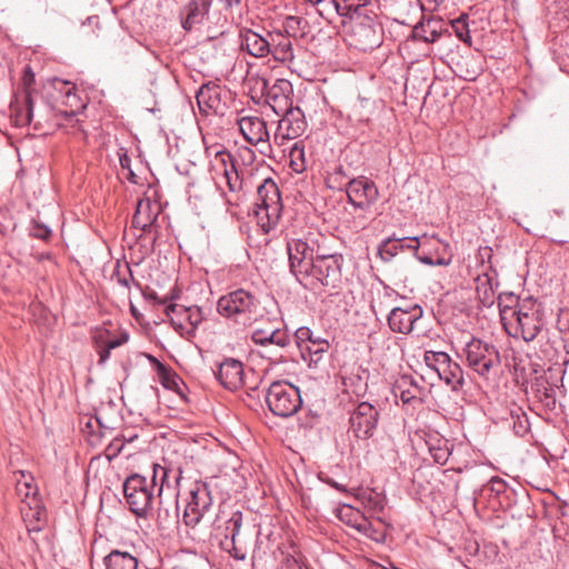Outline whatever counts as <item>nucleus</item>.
Returning a JSON list of instances; mask_svg holds the SVG:
<instances>
[{
	"mask_svg": "<svg viewBox=\"0 0 569 569\" xmlns=\"http://www.w3.org/2000/svg\"><path fill=\"white\" fill-rule=\"evenodd\" d=\"M323 239V234L319 231H308L302 237L287 241L289 269L300 284L303 280H308V272L312 270L316 257L321 254L320 243Z\"/></svg>",
	"mask_w": 569,
	"mask_h": 569,
	"instance_id": "nucleus-1",
	"label": "nucleus"
},
{
	"mask_svg": "<svg viewBox=\"0 0 569 569\" xmlns=\"http://www.w3.org/2000/svg\"><path fill=\"white\" fill-rule=\"evenodd\" d=\"M217 311L227 320L247 327L259 317V301L251 292L237 289L218 299Z\"/></svg>",
	"mask_w": 569,
	"mask_h": 569,
	"instance_id": "nucleus-2",
	"label": "nucleus"
},
{
	"mask_svg": "<svg viewBox=\"0 0 569 569\" xmlns=\"http://www.w3.org/2000/svg\"><path fill=\"white\" fill-rule=\"evenodd\" d=\"M460 357L470 370L486 380L501 365L498 348L493 343L477 337H470L463 343Z\"/></svg>",
	"mask_w": 569,
	"mask_h": 569,
	"instance_id": "nucleus-3",
	"label": "nucleus"
},
{
	"mask_svg": "<svg viewBox=\"0 0 569 569\" xmlns=\"http://www.w3.org/2000/svg\"><path fill=\"white\" fill-rule=\"evenodd\" d=\"M543 320L539 303L532 298L521 301L516 315L503 325L506 332L512 338H521L526 342L533 341L542 330Z\"/></svg>",
	"mask_w": 569,
	"mask_h": 569,
	"instance_id": "nucleus-4",
	"label": "nucleus"
},
{
	"mask_svg": "<svg viewBox=\"0 0 569 569\" xmlns=\"http://www.w3.org/2000/svg\"><path fill=\"white\" fill-rule=\"evenodd\" d=\"M254 216L258 226L264 233L274 229L282 212V202L277 183L267 178L257 189Z\"/></svg>",
	"mask_w": 569,
	"mask_h": 569,
	"instance_id": "nucleus-5",
	"label": "nucleus"
},
{
	"mask_svg": "<svg viewBox=\"0 0 569 569\" xmlns=\"http://www.w3.org/2000/svg\"><path fill=\"white\" fill-rule=\"evenodd\" d=\"M342 266L341 254H318L312 270L308 272V280H303L301 284L311 290L320 288L337 290L342 283Z\"/></svg>",
	"mask_w": 569,
	"mask_h": 569,
	"instance_id": "nucleus-6",
	"label": "nucleus"
},
{
	"mask_svg": "<svg viewBox=\"0 0 569 569\" xmlns=\"http://www.w3.org/2000/svg\"><path fill=\"white\" fill-rule=\"evenodd\" d=\"M266 402L274 416L286 418L300 409L302 399L298 387L284 380H277L268 387Z\"/></svg>",
	"mask_w": 569,
	"mask_h": 569,
	"instance_id": "nucleus-7",
	"label": "nucleus"
},
{
	"mask_svg": "<svg viewBox=\"0 0 569 569\" xmlns=\"http://www.w3.org/2000/svg\"><path fill=\"white\" fill-rule=\"evenodd\" d=\"M212 506V497L208 485L204 482H194L189 491V500L187 502L182 521L191 532L189 535L196 541L203 540L198 536L197 527L200 525L204 515Z\"/></svg>",
	"mask_w": 569,
	"mask_h": 569,
	"instance_id": "nucleus-8",
	"label": "nucleus"
},
{
	"mask_svg": "<svg viewBox=\"0 0 569 569\" xmlns=\"http://www.w3.org/2000/svg\"><path fill=\"white\" fill-rule=\"evenodd\" d=\"M123 495L129 509L138 517H148L152 509L156 493L148 477L133 473L123 482Z\"/></svg>",
	"mask_w": 569,
	"mask_h": 569,
	"instance_id": "nucleus-9",
	"label": "nucleus"
},
{
	"mask_svg": "<svg viewBox=\"0 0 569 569\" xmlns=\"http://www.w3.org/2000/svg\"><path fill=\"white\" fill-rule=\"evenodd\" d=\"M251 540V530L243 526V513L234 511L224 525L221 548L236 560H244Z\"/></svg>",
	"mask_w": 569,
	"mask_h": 569,
	"instance_id": "nucleus-10",
	"label": "nucleus"
},
{
	"mask_svg": "<svg viewBox=\"0 0 569 569\" xmlns=\"http://www.w3.org/2000/svg\"><path fill=\"white\" fill-rule=\"evenodd\" d=\"M166 313L176 331L186 338L194 336L197 328L204 318L202 309L198 306L186 307L171 303L166 307Z\"/></svg>",
	"mask_w": 569,
	"mask_h": 569,
	"instance_id": "nucleus-11",
	"label": "nucleus"
},
{
	"mask_svg": "<svg viewBox=\"0 0 569 569\" xmlns=\"http://www.w3.org/2000/svg\"><path fill=\"white\" fill-rule=\"evenodd\" d=\"M214 160L221 168V180L232 194L231 198H227V202L229 204H236L241 198L240 193L243 187V180L236 167L232 154L222 148L216 151Z\"/></svg>",
	"mask_w": 569,
	"mask_h": 569,
	"instance_id": "nucleus-12",
	"label": "nucleus"
},
{
	"mask_svg": "<svg viewBox=\"0 0 569 569\" xmlns=\"http://www.w3.org/2000/svg\"><path fill=\"white\" fill-rule=\"evenodd\" d=\"M378 410L369 402H360L350 415V431L359 439L373 435L378 422Z\"/></svg>",
	"mask_w": 569,
	"mask_h": 569,
	"instance_id": "nucleus-13",
	"label": "nucleus"
},
{
	"mask_svg": "<svg viewBox=\"0 0 569 569\" xmlns=\"http://www.w3.org/2000/svg\"><path fill=\"white\" fill-rule=\"evenodd\" d=\"M258 83L261 84V91H267L266 100L273 112L280 116L283 111L292 107V84L286 79H277L271 87L264 78H261Z\"/></svg>",
	"mask_w": 569,
	"mask_h": 569,
	"instance_id": "nucleus-14",
	"label": "nucleus"
},
{
	"mask_svg": "<svg viewBox=\"0 0 569 569\" xmlns=\"http://www.w3.org/2000/svg\"><path fill=\"white\" fill-rule=\"evenodd\" d=\"M274 133V139L293 140L300 137L307 129L305 113L299 107H291L283 111Z\"/></svg>",
	"mask_w": 569,
	"mask_h": 569,
	"instance_id": "nucleus-15",
	"label": "nucleus"
},
{
	"mask_svg": "<svg viewBox=\"0 0 569 569\" xmlns=\"http://www.w3.org/2000/svg\"><path fill=\"white\" fill-rule=\"evenodd\" d=\"M347 197L350 204L358 209H368L377 201L378 188L367 178L360 177L349 181Z\"/></svg>",
	"mask_w": 569,
	"mask_h": 569,
	"instance_id": "nucleus-16",
	"label": "nucleus"
},
{
	"mask_svg": "<svg viewBox=\"0 0 569 569\" xmlns=\"http://www.w3.org/2000/svg\"><path fill=\"white\" fill-rule=\"evenodd\" d=\"M422 308L413 305L408 309L396 307L388 316V325L391 331L408 335L413 330V325L422 317Z\"/></svg>",
	"mask_w": 569,
	"mask_h": 569,
	"instance_id": "nucleus-17",
	"label": "nucleus"
},
{
	"mask_svg": "<svg viewBox=\"0 0 569 569\" xmlns=\"http://www.w3.org/2000/svg\"><path fill=\"white\" fill-rule=\"evenodd\" d=\"M238 127L243 138L251 144H269V131L267 123L260 117L246 116L238 119Z\"/></svg>",
	"mask_w": 569,
	"mask_h": 569,
	"instance_id": "nucleus-18",
	"label": "nucleus"
},
{
	"mask_svg": "<svg viewBox=\"0 0 569 569\" xmlns=\"http://www.w3.org/2000/svg\"><path fill=\"white\" fill-rule=\"evenodd\" d=\"M216 377L226 389L237 390L243 385V365L237 359L228 358L219 365Z\"/></svg>",
	"mask_w": 569,
	"mask_h": 569,
	"instance_id": "nucleus-19",
	"label": "nucleus"
},
{
	"mask_svg": "<svg viewBox=\"0 0 569 569\" xmlns=\"http://www.w3.org/2000/svg\"><path fill=\"white\" fill-rule=\"evenodd\" d=\"M159 216V207L150 199H140L137 203L136 212L131 224L143 232H152L154 222Z\"/></svg>",
	"mask_w": 569,
	"mask_h": 569,
	"instance_id": "nucleus-20",
	"label": "nucleus"
},
{
	"mask_svg": "<svg viewBox=\"0 0 569 569\" xmlns=\"http://www.w3.org/2000/svg\"><path fill=\"white\" fill-rule=\"evenodd\" d=\"M295 340L301 351L302 358L306 353L321 355L328 349V341L319 336H315L312 330L308 327H300L295 332Z\"/></svg>",
	"mask_w": 569,
	"mask_h": 569,
	"instance_id": "nucleus-21",
	"label": "nucleus"
},
{
	"mask_svg": "<svg viewBox=\"0 0 569 569\" xmlns=\"http://www.w3.org/2000/svg\"><path fill=\"white\" fill-rule=\"evenodd\" d=\"M269 53L279 62H291L295 58L290 37L281 31L268 33Z\"/></svg>",
	"mask_w": 569,
	"mask_h": 569,
	"instance_id": "nucleus-22",
	"label": "nucleus"
},
{
	"mask_svg": "<svg viewBox=\"0 0 569 569\" xmlns=\"http://www.w3.org/2000/svg\"><path fill=\"white\" fill-rule=\"evenodd\" d=\"M221 94L222 89L218 84L206 83L201 86L196 96L199 109L202 112H220L223 104Z\"/></svg>",
	"mask_w": 569,
	"mask_h": 569,
	"instance_id": "nucleus-23",
	"label": "nucleus"
},
{
	"mask_svg": "<svg viewBox=\"0 0 569 569\" xmlns=\"http://www.w3.org/2000/svg\"><path fill=\"white\" fill-rule=\"evenodd\" d=\"M395 398H399L403 405H416L420 402V387L411 376L399 377L392 387Z\"/></svg>",
	"mask_w": 569,
	"mask_h": 569,
	"instance_id": "nucleus-24",
	"label": "nucleus"
},
{
	"mask_svg": "<svg viewBox=\"0 0 569 569\" xmlns=\"http://www.w3.org/2000/svg\"><path fill=\"white\" fill-rule=\"evenodd\" d=\"M212 4V0H190L184 7V19L182 27L191 30L194 26L203 22Z\"/></svg>",
	"mask_w": 569,
	"mask_h": 569,
	"instance_id": "nucleus-25",
	"label": "nucleus"
},
{
	"mask_svg": "<svg viewBox=\"0 0 569 569\" xmlns=\"http://www.w3.org/2000/svg\"><path fill=\"white\" fill-rule=\"evenodd\" d=\"M240 39L241 48L249 54L256 58H262L269 54L270 43L268 42V38H263L252 30H244L241 32Z\"/></svg>",
	"mask_w": 569,
	"mask_h": 569,
	"instance_id": "nucleus-26",
	"label": "nucleus"
},
{
	"mask_svg": "<svg viewBox=\"0 0 569 569\" xmlns=\"http://www.w3.org/2000/svg\"><path fill=\"white\" fill-rule=\"evenodd\" d=\"M476 291L479 302L489 308L496 302V288L498 287V281L496 276H490L488 272H483L478 276L476 279Z\"/></svg>",
	"mask_w": 569,
	"mask_h": 569,
	"instance_id": "nucleus-27",
	"label": "nucleus"
},
{
	"mask_svg": "<svg viewBox=\"0 0 569 569\" xmlns=\"http://www.w3.org/2000/svg\"><path fill=\"white\" fill-rule=\"evenodd\" d=\"M440 380L452 390H458L463 386V370L461 366L453 361L450 357L443 363L442 368L436 372Z\"/></svg>",
	"mask_w": 569,
	"mask_h": 569,
	"instance_id": "nucleus-28",
	"label": "nucleus"
},
{
	"mask_svg": "<svg viewBox=\"0 0 569 569\" xmlns=\"http://www.w3.org/2000/svg\"><path fill=\"white\" fill-rule=\"evenodd\" d=\"M338 518L346 525L355 528L359 532L366 533L370 528V523L359 509H355L350 505H342L337 510Z\"/></svg>",
	"mask_w": 569,
	"mask_h": 569,
	"instance_id": "nucleus-29",
	"label": "nucleus"
},
{
	"mask_svg": "<svg viewBox=\"0 0 569 569\" xmlns=\"http://www.w3.org/2000/svg\"><path fill=\"white\" fill-rule=\"evenodd\" d=\"M106 569H138V559L128 551L111 550L103 559Z\"/></svg>",
	"mask_w": 569,
	"mask_h": 569,
	"instance_id": "nucleus-30",
	"label": "nucleus"
},
{
	"mask_svg": "<svg viewBox=\"0 0 569 569\" xmlns=\"http://www.w3.org/2000/svg\"><path fill=\"white\" fill-rule=\"evenodd\" d=\"M429 452L436 463L445 465L451 455V445L448 439L439 435H430L427 440Z\"/></svg>",
	"mask_w": 569,
	"mask_h": 569,
	"instance_id": "nucleus-31",
	"label": "nucleus"
},
{
	"mask_svg": "<svg viewBox=\"0 0 569 569\" xmlns=\"http://www.w3.org/2000/svg\"><path fill=\"white\" fill-rule=\"evenodd\" d=\"M496 300L498 302L500 320L503 326L516 315L517 309L521 306V301L512 292L500 293Z\"/></svg>",
	"mask_w": 569,
	"mask_h": 569,
	"instance_id": "nucleus-32",
	"label": "nucleus"
},
{
	"mask_svg": "<svg viewBox=\"0 0 569 569\" xmlns=\"http://www.w3.org/2000/svg\"><path fill=\"white\" fill-rule=\"evenodd\" d=\"M169 473L170 470L167 467L159 463L152 465V472L148 481L159 498L166 488H170Z\"/></svg>",
	"mask_w": 569,
	"mask_h": 569,
	"instance_id": "nucleus-33",
	"label": "nucleus"
},
{
	"mask_svg": "<svg viewBox=\"0 0 569 569\" xmlns=\"http://www.w3.org/2000/svg\"><path fill=\"white\" fill-rule=\"evenodd\" d=\"M268 348L271 346L277 347L280 351L288 348L292 341L291 336L288 333L286 329L281 328H273L271 329L269 336H268ZM283 359L282 352H274L273 353V360L280 361Z\"/></svg>",
	"mask_w": 569,
	"mask_h": 569,
	"instance_id": "nucleus-34",
	"label": "nucleus"
},
{
	"mask_svg": "<svg viewBox=\"0 0 569 569\" xmlns=\"http://www.w3.org/2000/svg\"><path fill=\"white\" fill-rule=\"evenodd\" d=\"M370 0H331L336 12L341 17L360 16V10L366 7Z\"/></svg>",
	"mask_w": 569,
	"mask_h": 569,
	"instance_id": "nucleus-35",
	"label": "nucleus"
},
{
	"mask_svg": "<svg viewBox=\"0 0 569 569\" xmlns=\"http://www.w3.org/2000/svg\"><path fill=\"white\" fill-rule=\"evenodd\" d=\"M403 249L405 246L400 243V238L389 237L379 243L378 256L382 261L390 262Z\"/></svg>",
	"mask_w": 569,
	"mask_h": 569,
	"instance_id": "nucleus-36",
	"label": "nucleus"
},
{
	"mask_svg": "<svg viewBox=\"0 0 569 569\" xmlns=\"http://www.w3.org/2000/svg\"><path fill=\"white\" fill-rule=\"evenodd\" d=\"M358 498L361 500L362 505L370 508L372 511L381 512L385 508V501L382 496L379 492L363 491Z\"/></svg>",
	"mask_w": 569,
	"mask_h": 569,
	"instance_id": "nucleus-37",
	"label": "nucleus"
},
{
	"mask_svg": "<svg viewBox=\"0 0 569 569\" xmlns=\"http://www.w3.org/2000/svg\"><path fill=\"white\" fill-rule=\"evenodd\" d=\"M449 357L450 356L443 351H426L423 360L428 368L437 372L442 368Z\"/></svg>",
	"mask_w": 569,
	"mask_h": 569,
	"instance_id": "nucleus-38",
	"label": "nucleus"
},
{
	"mask_svg": "<svg viewBox=\"0 0 569 569\" xmlns=\"http://www.w3.org/2000/svg\"><path fill=\"white\" fill-rule=\"evenodd\" d=\"M291 167L297 172H302L306 169L305 149L296 142L290 150Z\"/></svg>",
	"mask_w": 569,
	"mask_h": 569,
	"instance_id": "nucleus-39",
	"label": "nucleus"
},
{
	"mask_svg": "<svg viewBox=\"0 0 569 569\" xmlns=\"http://www.w3.org/2000/svg\"><path fill=\"white\" fill-rule=\"evenodd\" d=\"M452 29L459 40L465 43H471V36L467 23V16H461L452 21Z\"/></svg>",
	"mask_w": 569,
	"mask_h": 569,
	"instance_id": "nucleus-40",
	"label": "nucleus"
},
{
	"mask_svg": "<svg viewBox=\"0 0 569 569\" xmlns=\"http://www.w3.org/2000/svg\"><path fill=\"white\" fill-rule=\"evenodd\" d=\"M232 159L236 163V167L239 162L244 166H250L256 160V152L249 147H240L237 150V153L232 156Z\"/></svg>",
	"mask_w": 569,
	"mask_h": 569,
	"instance_id": "nucleus-41",
	"label": "nucleus"
},
{
	"mask_svg": "<svg viewBox=\"0 0 569 569\" xmlns=\"http://www.w3.org/2000/svg\"><path fill=\"white\" fill-rule=\"evenodd\" d=\"M178 516V505L176 503L174 510L170 511L168 508L160 507L157 513V522L161 527H167L171 522H174Z\"/></svg>",
	"mask_w": 569,
	"mask_h": 569,
	"instance_id": "nucleus-42",
	"label": "nucleus"
},
{
	"mask_svg": "<svg viewBox=\"0 0 569 569\" xmlns=\"http://www.w3.org/2000/svg\"><path fill=\"white\" fill-rule=\"evenodd\" d=\"M30 512H31V517L34 518V521L29 520V512L23 513V520L27 523V529L29 532H39L42 529L41 522L43 521L42 520L43 513L39 510L34 511V512L32 510H30Z\"/></svg>",
	"mask_w": 569,
	"mask_h": 569,
	"instance_id": "nucleus-43",
	"label": "nucleus"
},
{
	"mask_svg": "<svg viewBox=\"0 0 569 569\" xmlns=\"http://www.w3.org/2000/svg\"><path fill=\"white\" fill-rule=\"evenodd\" d=\"M30 234L33 238L47 240L51 236V229L44 223L34 221L31 226Z\"/></svg>",
	"mask_w": 569,
	"mask_h": 569,
	"instance_id": "nucleus-44",
	"label": "nucleus"
},
{
	"mask_svg": "<svg viewBox=\"0 0 569 569\" xmlns=\"http://www.w3.org/2000/svg\"><path fill=\"white\" fill-rule=\"evenodd\" d=\"M124 448V439L116 437L106 449L108 459L116 458Z\"/></svg>",
	"mask_w": 569,
	"mask_h": 569,
	"instance_id": "nucleus-45",
	"label": "nucleus"
},
{
	"mask_svg": "<svg viewBox=\"0 0 569 569\" xmlns=\"http://www.w3.org/2000/svg\"><path fill=\"white\" fill-rule=\"evenodd\" d=\"M271 329H254L251 333V340L266 349H268V336L270 333Z\"/></svg>",
	"mask_w": 569,
	"mask_h": 569,
	"instance_id": "nucleus-46",
	"label": "nucleus"
},
{
	"mask_svg": "<svg viewBox=\"0 0 569 569\" xmlns=\"http://www.w3.org/2000/svg\"><path fill=\"white\" fill-rule=\"evenodd\" d=\"M425 239H428L427 234H423L422 237H405L400 238V243H403L405 249L417 251L422 243L421 240Z\"/></svg>",
	"mask_w": 569,
	"mask_h": 569,
	"instance_id": "nucleus-47",
	"label": "nucleus"
},
{
	"mask_svg": "<svg viewBox=\"0 0 569 569\" xmlns=\"http://www.w3.org/2000/svg\"><path fill=\"white\" fill-rule=\"evenodd\" d=\"M488 488L490 491L495 492L497 496L503 493L507 489V482L498 477H493L488 482Z\"/></svg>",
	"mask_w": 569,
	"mask_h": 569,
	"instance_id": "nucleus-48",
	"label": "nucleus"
},
{
	"mask_svg": "<svg viewBox=\"0 0 569 569\" xmlns=\"http://www.w3.org/2000/svg\"><path fill=\"white\" fill-rule=\"evenodd\" d=\"M21 477L26 479V481L22 483L21 480H18V490L22 493L21 486H23L27 489V491L24 492L26 497H29L30 495H36V489L28 481V479L32 480V477L30 475L27 476L23 471H21Z\"/></svg>",
	"mask_w": 569,
	"mask_h": 569,
	"instance_id": "nucleus-49",
	"label": "nucleus"
},
{
	"mask_svg": "<svg viewBox=\"0 0 569 569\" xmlns=\"http://www.w3.org/2000/svg\"><path fill=\"white\" fill-rule=\"evenodd\" d=\"M300 24V19L297 17H287L284 21V31L288 34L290 31H295L296 28Z\"/></svg>",
	"mask_w": 569,
	"mask_h": 569,
	"instance_id": "nucleus-50",
	"label": "nucleus"
},
{
	"mask_svg": "<svg viewBox=\"0 0 569 569\" xmlns=\"http://www.w3.org/2000/svg\"><path fill=\"white\" fill-rule=\"evenodd\" d=\"M127 269H128V273L129 276L128 277H118V283L126 287V288H130V283H134L138 286V283L136 282V280L133 279V276H132V272H131V269L129 268V266L127 264Z\"/></svg>",
	"mask_w": 569,
	"mask_h": 569,
	"instance_id": "nucleus-51",
	"label": "nucleus"
},
{
	"mask_svg": "<svg viewBox=\"0 0 569 569\" xmlns=\"http://www.w3.org/2000/svg\"><path fill=\"white\" fill-rule=\"evenodd\" d=\"M26 103H27V114H26V123H31L33 118V103L30 94H27L26 97Z\"/></svg>",
	"mask_w": 569,
	"mask_h": 569,
	"instance_id": "nucleus-52",
	"label": "nucleus"
},
{
	"mask_svg": "<svg viewBox=\"0 0 569 569\" xmlns=\"http://www.w3.org/2000/svg\"><path fill=\"white\" fill-rule=\"evenodd\" d=\"M284 565H286L287 569H302V566L299 562V560H297L292 556H289V557L286 558Z\"/></svg>",
	"mask_w": 569,
	"mask_h": 569,
	"instance_id": "nucleus-53",
	"label": "nucleus"
},
{
	"mask_svg": "<svg viewBox=\"0 0 569 569\" xmlns=\"http://www.w3.org/2000/svg\"><path fill=\"white\" fill-rule=\"evenodd\" d=\"M110 351L108 346L99 350V365H103L110 358Z\"/></svg>",
	"mask_w": 569,
	"mask_h": 569,
	"instance_id": "nucleus-54",
	"label": "nucleus"
},
{
	"mask_svg": "<svg viewBox=\"0 0 569 569\" xmlns=\"http://www.w3.org/2000/svg\"><path fill=\"white\" fill-rule=\"evenodd\" d=\"M491 248L490 247H485V248H481L480 249V257L482 259V261H485V259H488L490 260L491 259Z\"/></svg>",
	"mask_w": 569,
	"mask_h": 569,
	"instance_id": "nucleus-55",
	"label": "nucleus"
},
{
	"mask_svg": "<svg viewBox=\"0 0 569 569\" xmlns=\"http://www.w3.org/2000/svg\"><path fill=\"white\" fill-rule=\"evenodd\" d=\"M130 162H131V160L126 153L120 156V164L123 169H129Z\"/></svg>",
	"mask_w": 569,
	"mask_h": 569,
	"instance_id": "nucleus-56",
	"label": "nucleus"
},
{
	"mask_svg": "<svg viewBox=\"0 0 569 569\" xmlns=\"http://www.w3.org/2000/svg\"><path fill=\"white\" fill-rule=\"evenodd\" d=\"M33 73L30 72V70H27L23 77V81L26 86H30V83L33 81Z\"/></svg>",
	"mask_w": 569,
	"mask_h": 569,
	"instance_id": "nucleus-57",
	"label": "nucleus"
},
{
	"mask_svg": "<svg viewBox=\"0 0 569 569\" xmlns=\"http://www.w3.org/2000/svg\"><path fill=\"white\" fill-rule=\"evenodd\" d=\"M121 345H122V341H121V340H119V339H112V340H109V341L107 342V346H108V347H109V349H111V350H112V349H114V348H117V347H119V346H121Z\"/></svg>",
	"mask_w": 569,
	"mask_h": 569,
	"instance_id": "nucleus-58",
	"label": "nucleus"
},
{
	"mask_svg": "<svg viewBox=\"0 0 569 569\" xmlns=\"http://www.w3.org/2000/svg\"><path fill=\"white\" fill-rule=\"evenodd\" d=\"M220 1L224 3L226 8L230 9L233 6H238L241 0H220Z\"/></svg>",
	"mask_w": 569,
	"mask_h": 569,
	"instance_id": "nucleus-59",
	"label": "nucleus"
},
{
	"mask_svg": "<svg viewBox=\"0 0 569 569\" xmlns=\"http://www.w3.org/2000/svg\"><path fill=\"white\" fill-rule=\"evenodd\" d=\"M419 259H420L421 262H423L426 264H429V266H433L435 264V261L430 257H420Z\"/></svg>",
	"mask_w": 569,
	"mask_h": 569,
	"instance_id": "nucleus-60",
	"label": "nucleus"
},
{
	"mask_svg": "<svg viewBox=\"0 0 569 569\" xmlns=\"http://www.w3.org/2000/svg\"><path fill=\"white\" fill-rule=\"evenodd\" d=\"M121 438H123V439H124V445H126L127 442H128V443L132 442L134 439H137V438H138V436H137V435H130V436H128V437L122 436Z\"/></svg>",
	"mask_w": 569,
	"mask_h": 569,
	"instance_id": "nucleus-61",
	"label": "nucleus"
},
{
	"mask_svg": "<svg viewBox=\"0 0 569 569\" xmlns=\"http://www.w3.org/2000/svg\"><path fill=\"white\" fill-rule=\"evenodd\" d=\"M66 96H67V98H68V99H70V98H73V99H74V98H76V94H74V93H72V88H71V87H68V88H67V90H66Z\"/></svg>",
	"mask_w": 569,
	"mask_h": 569,
	"instance_id": "nucleus-62",
	"label": "nucleus"
},
{
	"mask_svg": "<svg viewBox=\"0 0 569 569\" xmlns=\"http://www.w3.org/2000/svg\"><path fill=\"white\" fill-rule=\"evenodd\" d=\"M385 292L388 297H390L392 293H395V290L391 289L389 286H385Z\"/></svg>",
	"mask_w": 569,
	"mask_h": 569,
	"instance_id": "nucleus-63",
	"label": "nucleus"
},
{
	"mask_svg": "<svg viewBox=\"0 0 569 569\" xmlns=\"http://www.w3.org/2000/svg\"><path fill=\"white\" fill-rule=\"evenodd\" d=\"M435 264L446 266V264H448V262L445 259H439L437 262H435Z\"/></svg>",
	"mask_w": 569,
	"mask_h": 569,
	"instance_id": "nucleus-64",
	"label": "nucleus"
}]
</instances>
